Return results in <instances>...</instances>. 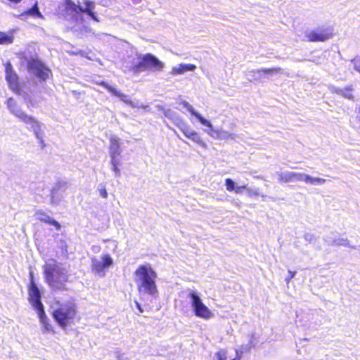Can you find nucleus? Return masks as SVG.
<instances>
[{
	"mask_svg": "<svg viewBox=\"0 0 360 360\" xmlns=\"http://www.w3.org/2000/svg\"><path fill=\"white\" fill-rule=\"evenodd\" d=\"M44 266V276L46 283L53 291L67 290L65 283L68 282V275L65 269L60 268L56 261Z\"/></svg>",
	"mask_w": 360,
	"mask_h": 360,
	"instance_id": "f257e3e1",
	"label": "nucleus"
},
{
	"mask_svg": "<svg viewBox=\"0 0 360 360\" xmlns=\"http://www.w3.org/2000/svg\"><path fill=\"white\" fill-rule=\"evenodd\" d=\"M135 282L139 292L155 295L158 292L155 284L157 274L150 265H140L134 271Z\"/></svg>",
	"mask_w": 360,
	"mask_h": 360,
	"instance_id": "f03ea898",
	"label": "nucleus"
},
{
	"mask_svg": "<svg viewBox=\"0 0 360 360\" xmlns=\"http://www.w3.org/2000/svg\"><path fill=\"white\" fill-rule=\"evenodd\" d=\"M51 316L56 323L61 328L65 329L78 319L77 304L73 300L61 303L53 310Z\"/></svg>",
	"mask_w": 360,
	"mask_h": 360,
	"instance_id": "7ed1b4c3",
	"label": "nucleus"
},
{
	"mask_svg": "<svg viewBox=\"0 0 360 360\" xmlns=\"http://www.w3.org/2000/svg\"><path fill=\"white\" fill-rule=\"evenodd\" d=\"M6 104L9 111L13 115L20 119L25 124H30L31 126V127L35 131L36 137L39 140L41 148H44L46 147V143L43 139L40 137L37 131L39 129V122L32 115H27L25 112H22L13 98H8L6 101Z\"/></svg>",
	"mask_w": 360,
	"mask_h": 360,
	"instance_id": "20e7f679",
	"label": "nucleus"
},
{
	"mask_svg": "<svg viewBox=\"0 0 360 360\" xmlns=\"http://www.w3.org/2000/svg\"><path fill=\"white\" fill-rule=\"evenodd\" d=\"M163 68V63L151 53L143 56L140 61L131 67L132 70L136 72L147 70L161 71Z\"/></svg>",
	"mask_w": 360,
	"mask_h": 360,
	"instance_id": "39448f33",
	"label": "nucleus"
},
{
	"mask_svg": "<svg viewBox=\"0 0 360 360\" xmlns=\"http://www.w3.org/2000/svg\"><path fill=\"white\" fill-rule=\"evenodd\" d=\"M334 35V27L332 25H323L307 32L305 37L309 42H325Z\"/></svg>",
	"mask_w": 360,
	"mask_h": 360,
	"instance_id": "423d86ee",
	"label": "nucleus"
},
{
	"mask_svg": "<svg viewBox=\"0 0 360 360\" xmlns=\"http://www.w3.org/2000/svg\"><path fill=\"white\" fill-rule=\"evenodd\" d=\"M27 68L41 81H46L52 75L51 70L37 58H30L27 60Z\"/></svg>",
	"mask_w": 360,
	"mask_h": 360,
	"instance_id": "0eeeda50",
	"label": "nucleus"
},
{
	"mask_svg": "<svg viewBox=\"0 0 360 360\" xmlns=\"http://www.w3.org/2000/svg\"><path fill=\"white\" fill-rule=\"evenodd\" d=\"M84 4L85 7L82 8L79 5L75 4L72 0H64L65 11H70L75 13H85L91 17V19L98 22V20L94 12L95 8L94 3L90 0H84Z\"/></svg>",
	"mask_w": 360,
	"mask_h": 360,
	"instance_id": "6e6552de",
	"label": "nucleus"
},
{
	"mask_svg": "<svg viewBox=\"0 0 360 360\" xmlns=\"http://www.w3.org/2000/svg\"><path fill=\"white\" fill-rule=\"evenodd\" d=\"M188 297L191 299V305L196 316L203 319H209L213 316L212 311L202 302L200 297L194 292H190Z\"/></svg>",
	"mask_w": 360,
	"mask_h": 360,
	"instance_id": "1a4fd4ad",
	"label": "nucleus"
},
{
	"mask_svg": "<svg viewBox=\"0 0 360 360\" xmlns=\"http://www.w3.org/2000/svg\"><path fill=\"white\" fill-rule=\"evenodd\" d=\"M5 79L8 87L16 94H20L22 92V86L19 82V77L13 68L11 63L8 61L4 64Z\"/></svg>",
	"mask_w": 360,
	"mask_h": 360,
	"instance_id": "9d476101",
	"label": "nucleus"
},
{
	"mask_svg": "<svg viewBox=\"0 0 360 360\" xmlns=\"http://www.w3.org/2000/svg\"><path fill=\"white\" fill-rule=\"evenodd\" d=\"M113 263L112 257L108 254H105L101 256V261L96 258L91 259V270L93 272L104 276L105 271Z\"/></svg>",
	"mask_w": 360,
	"mask_h": 360,
	"instance_id": "9b49d317",
	"label": "nucleus"
},
{
	"mask_svg": "<svg viewBox=\"0 0 360 360\" xmlns=\"http://www.w3.org/2000/svg\"><path fill=\"white\" fill-rule=\"evenodd\" d=\"M27 292L28 301L35 310L44 308V305L41 302V292L35 282H29L27 285Z\"/></svg>",
	"mask_w": 360,
	"mask_h": 360,
	"instance_id": "f8f14e48",
	"label": "nucleus"
},
{
	"mask_svg": "<svg viewBox=\"0 0 360 360\" xmlns=\"http://www.w3.org/2000/svg\"><path fill=\"white\" fill-rule=\"evenodd\" d=\"M278 180L282 184L303 181V174L295 172H281L278 174Z\"/></svg>",
	"mask_w": 360,
	"mask_h": 360,
	"instance_id": "ddd939ff",
	"label": "nucleus"
},
{
	"mask_svg": "<svg viewBox=\"0 0 360 360\" xmlns=\"http://www.w3.org/2000/svg\"><path fill=\"white\" fill-rule=\"evenodd\" d=\"M36 311L38 314L39 321L43 326L44 330L46 332H51L53 333L55 332L54 328L50 323V321L45 313L44 309L41 308L36 310Z\"/></svg>",
	"mask_w": 360,
	"mask_h": 360,
	"instance_id": "4468645a",
	"label": "nucleus"
},
{
	"mask_svg": "<svg viewBox=\"0 0 360 360\" xmlns=\"http://www.w3.org/2000/svg\"><path fill=\"white\" fill-rule=\"evenodd\" d=\"M110 155L112 159H115L120 155V139L117 137H110Z\"/></svg>",
	"mask_w": 360,
	"mask_h": 360,
	"instance_id": "2eb2a0df",
	"label": "nucleus"
},
{
	"mask_svg": "<svg viewBox=\"0 0 360 360\" xmlns=\"http://www.w3.org/2000/svg\"><path fill=\"white\" fill-rule=\"evenodd\" d=\"M184 135L189 139L193 140L204 148H207V144L200 139L198 134L188 128L183 130Z\"/></svg>",
	"mask_w": 360,
	"mask_h": 360,
	"instance_id": "dca6fc26",
	"label": "nucleus"
},
{
	"mask_svg": "<svg viewBox=\"0 0 360 360\" xmlns=\"http://www.w3.org/2000/svg\"><path fill=\"white\" fill-rule=\"evenodd\" d=\"M196 66L193 64H180L178 67H174L172 70V73L174 75L183 74L187 71H194Z\"/></svg>",
	"mask_w": 360,
	"mask_h": 360,
	"instance_id": "f3484780",
	"label": "nucleus"
},
{
	"mask_svg": "<svg viewBox=\"0 0 360 360\" xmlns=\"http://www.w3.org/2000/svg\"><path fill=\"white\" fill-rule=\"evenodd\" d=\"M14 30H10L8 33L0 31V45H8L12 44L14 41Z\"/></svg>",
	"mask_w": 360,
	"mask_h": 360,
	"instance_id": "a211bd4d",
	"label": "nucleus"
},
{
	"mask_svg": "<svg viewBox=\"0 0 360 360\" xmlns=\"http://www.w3.org/2000/svg\"><path fill=\"white\" fill-rule=\"evenodd\" d=\"M96 84L99 85V86H101L103 87H104L105 89H107L109 92H110L111 94H112L113 95L119 97L120 98H121L122 100H124V98L126 97V96L121 93L120 91H117L115 88L108 85L104 81H101V82H96Z\"/></svg>",
	"mask_w": 360,
	"mask_h": 360,
	"instance_id": "6ab92c4d",
	"label": "nucleus"
},
{
	"mask_svg": "<svg viewBox=\"0 0 360 360\" xmlns=\"http://www.w3.org/2000/svg\"><path fill=\"white\" fill-rule=\"evenodd\" d=\"M184 106H186L187 108V109L188 110V111L193 115H194L198 120L199 122L202 124L203 125L205 126H210V122H208L207 120H206L205 118H203L200 114H198V112H195V110H193V108L189 105L187 103H184Z\"/></svg>",
	"mask_w": 360,
	"mask_h": 360,
	"instance_id": "aec40b11",
	"label": "nucleus"
},
{
	"mask_svg": "<svg viewBox=\"0 0 360 360\" xmlns=\"http://www.w3.org/2000/svg\"><path fill=\"white\" fill-rule=\"evenodd\" d=\"M245 191H247V193L250 197H257L259 195L258 191H252V190H249V189L247 190L246 186H245V185L236 186V188L233 192L236 194H241Z\"/></svg>",
	"mask_w": 360,
	"mask_h": 360,
	"instance_id": "412c9836",
	"label": "nucleus"
},
{
	"mask_svg": "<svg viewBox=\"0 0 360 360\" xmlns=\"http://www.w3.org/2000/svg\"><path fill=\"white\" fill-rule=\"evenodd\" d=\"M39 220L41 222H44L45 224H48L53 226L55 227V229L58 231L60 230V229H61L60 224L56 220H55L54 219H53L49 216H46V217H39Z\"/></svg>",
	"mask_w": 360,
	"mask_h": 360,
	"instance_id": "4be33fe9",
	"label": "nucleus"
},
{
	"mask_svg": "<svg viewBox=\"0 0 360 360\" xmlns=\"http://www.w3.org/2000/svg\"><path fill=\"white\" fill-rule=\"evenodd\" d=\"M26 14L37 16L43 18V15L38 8L37 3L36 2L28 11L25 12Z\"/></svg>",
	"mask_w": 360,
	"mask_h": 360,
	"instance_id": "5701e85b",
	"label": "nucleus"
},
{
	"mask_svg": "<svg viewBox=\"0 0 360 360\" xmlns=\"http://www.w3.org/2000/svg\"><path fill=\"white\" fill-rule=\"evenodd\" d=\"M281 69L279 67H274L270 68H262L257 70V72L258 73H264V74H276L281 72Z\"/></svg>",
	"mask_w": 360,
	"mask_h": 360,
	"instance_id": "b1692460",
	"label": "nucleus"
},
{
	"mask_svg": "<svg viewBox=\"0 0 360 360\" xmlns=\"http://www.w3.org/2000/svg\"><path fill=\"white\" fill-rule=\"evenodd\" d=\"M225 186L226 189L229 192L234 191L236 188L235 182L230 178H227L225 179Z\"/></svg>",
	"mask_w": 360,
	"mask_h": 360,
	"instance_id": "393cba45",
	"label": "nucleus"
},
{
	"mask_svg": "<svg viewBox=\"0 0 360 360\" xmlns=\"http://www.w3.org/2000/svg\"><path fill=\"white\" fill-rule=\"evenodd\" d=\"M314 177L310 176L307 174H303V180L307 183H310L311 184H314Z\"/></svg>",
	"mask_w": 360,
	"mask_h": 360,
	"instance_id": "a878e982",
	"label": "nucleus"
},
{
	"mask_svg": "<svg viewBox=\"0 0 360 360\" xmlns=\"http://www.w3.org/2000/svg\"><path fill=\"white\" fill-rule=\"evenodd\" d=\"M288 274L289 276L285 279V281L286 282L287 284H288L290 282V281L294 278V276L296 274V271H292L290 270L288 271Z\"/></svg>",
	"mask_w": 360,
	"mask_h": 360,
	"instance_id": "bb28decb",
	"label": "nucleus"
},
{
	"mask_svg": "<svg viewBox=\"0 0 360 360\" xmlns=\"http://www.w3.org/2000/svg\"><path fill=\"white\" fill-rule=\"evenodd\" d=\"M354 69L360 72V57L356 58L354 60Z\"/></svg>",
	"mask_w": 360,
	"mask_h": 360,
	"instance_id": "cd10ccee",
	"label": "nucleus"
},
{
	"mask_svg": "<svg viewBox=\"0 0 360 360\" xmlns=\"http://www.w3.org/2000/svg\"><path fill=\"white\" fill-rule=\"evenodd\" d=\"M111 163L113 166V170L116 172H119V169L117 168V165H118V162H117V158L115 159H112L111 160Z\"/></svg>",
	"mask_w": 360,
	"mask_h": 360,
	"instance_id": "c85d7f7f",
	"label": "nucleus"
},
{
	"mask_svg": "<svg viewBox=\"0 0 360 360\" xmlns=\"http://www.w3.org/2000/svg\"><path fill=\"white\" fill-rule=\"evenodd\" d=\"M99 193L103 198H106L108 197V193L105 187L99 189Z\"/></svg>",
	"mask_w": 360,
	"mask_h": 360,
	"instance_id": "c756f323",
	"label": "nucleus"
},
{
	"mask_svg": "<svg viewBox=\"0 0 360 360\" xmlns=\"http://www.w3.org/2000/svg\"><path fill=\"white\" fill-rule=\"evenodd\" d=\"M325 181L326 180L324 179L317 177V178L314 179V184L315 183L323 184L325 182Z\"/></svg>",
	"mask_w": 360,
	"mask_h": 360,
	"instance_id": "7c9ffc66",
	"label": "nucleus"
},
{
	"mask_svg": "<svg viewBox=\"0 0 360 360\" xmlns=\"http://www.w3.org/2000/svg\"><path fill=\"white\" fill-rule=\"evenodd\" d=\"M135 303H136V306L137 309H139V312L142 313L143 312V309L141 307V304L138 302H135Z\"/></svg>",
	"mask_w": 360,
	"mask_h": 360,
	"instance_id": "2f4dec72",
	"label": "nucleus"
},
{
	"mask_svg": "<svg viewBox=\"0 0 360 360\" xmlns=\"http://www.w3.org/2000/svg\"><path fill=\"white\" fill-rule=\"evenodd\" d=\"M30 276V282H34V274L32 271H30L29 274Z\"/></svg>",
	"mask_w": 360,
	"mask_h": 360,
	"instance_id": "473e14b6",
	"label": "nucleus"
},
{
	"mask_svg": "<svg viewBox=\"0 0 360 360\" xmlns=\"http://www.w3.org/2000/svg\"><path fill=\"white\" fill-rule=\"evenodd\" d=\"M9 1L12 2V3H15V4H18L20 3L22 0H8Z\"/></svg>",
	"mask_w": 360,
	"mask_h": 360,
	"instance_id": "72a5a7b5",
	"label": "nucleus"
}]
</instances>
